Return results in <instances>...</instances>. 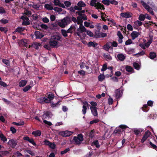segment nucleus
I'll use <instances>...</instances> for the list:
<instances>
[{"label":"nucleus","mask_w":157,"mask_h":157,"mask_svg":"<svg viewBox=\"0 0 157 157\" xmlns=\"http://www.w3.org/2000/svg\"><path fill=\"white\" fill-rule=\"evenodd\" d=\"M61 37L58 35H55L51 36L49 44L53 48L57 47L60 45L59 41L61 42Z\"/></svg>","instance_id":"f257e3e1"},{"label":"nucleus","mask_w":157,"mask_h":157,"mask_svg":"<svg viewBox=\"0 0 157 157\" xmlns=\"http://www.w3.org/2000/svg\"><path fill=\"white\" fill-rule=\"evenodd\" d=\"M86 32V29L82 24H80L79 27L75 33V35L79 36L81 38H85L86 34L84 33Z\"/></svg>","instance_id":"f03ea898"},{"label":"nucleus","mask_w":157,"mask_h":157,"mask_svg":"<svg viewBox=\"0 0 157 157\" xmlns=\"http://www.w3.org/2000/svg\"><path fill=\"white\" fill-rule=\"evenodd\" d=\"M71 19L69 17H64L63 19L59 20L57 22V25L61 28H64L70 22Z\"/></svg>","instance_id":"7ed1b4c3"},{"label":"nucleus","mask_w":157,"mask_h":157,"mask_svg":"<svg viewBox=\"0 0 157 157\" xmlns=\"http://www.w3.org/2000/svg\"><path fill=\"white\" fill-rule=\"evenodd\" d=\"M97 0H91L90 2V5L92 6H94L97 9H100L104 10L105 7L104 6L99 2L96 3Z\"/></svg>","instance_id":"20e7f679"},{"label":"nucleus","mask_w":157,"mask_h":157,"mask_svg":"<svg viewBox=\"0 0 157 157\" xmlns=\"http://www.w3.org/2000/svg\"><path fill=\"white\" fill-rule=\"evenodd\" d=\"M73 140L75 144H80L83 140V136L81 134H79L77 137H74Z\"/></svg>","instance_id":"39448f33"},{"label":"nucleus","mask_w":157,"mask_h":157,"mask_svg":"<svg viewBox=\"0 0 157 157\" xmlns=\"http://www.w3.org/2000/svg\"><path fill=\"white\" fill-rule=\"evenodd\" d=\"M140 2L143 7L147 11L152 15H154V13L152 8L150 7L145 2L142 0Z\"/></svg>","instance_id":"423d86ee"},{"label":"nucleus","mask_w":157,"mask_h":157,"mask_svg":"<svg viewBox=\"0 0 157 157\" xmlns=\"http://www.w3.org/2000/svg\"><path fill=\"white\" fill-rule=\"evenodd\" d=\"M78 6H75L74 9L75 10L80 11L82 10V7L86 6V4L82 1H80L77 4Z\"/></svg>","instance_id":"0eeeda50"},{"label":"nucleus","mask_w":157,"mask_h":157,"mask_svg":"<svg viewBox=\"0 0 157 157\" xmlns=\"http://www.w3.org/2000/svg\"><path fill=\"white\" fill-rule=\"evenodd\" d=\"M151 134V133L149 130H147L146 131L141 140V142L142 143H143L150 136Z\"/></svg>","instance_id":"6e6552de"},{"label":"nucleus","mask_w":157,"mask_h":157,"mask_svg":"<svg viewBox=\"0 0 157 157\" xmlns=\"http://www.w3.org/2000/svg\"><path fill=\"white\" fill-rule=\"evenodd\" d=\"M17 141L13 139H12L9 140L8 144L9 146L13 148L15 147L17 144Z\"/></svg>","instance_id":"1a4fd4ad"},{"label":"nucleus","mask_w":157,"mask_h":157,"mask_svg":"<svg viewBox=\"0 0 157 157\" xmlns=\"http://www.w3.org/2000/svg\"><path fill=\"white\" fill-rule=\"evenodd\" d=\"M73 133V132L69 131H64L61 132H59V134L61 136L63 137H68L71 135Z\"/></svg>","instance_id":"9d476101"},{"label":"nucleus","mask_w":157,"mask_h":157,"mask_svg":"<svg viewBox=\"0 0 157 157\" xmlns=\"http://www.w3.org/2000/svg\"><path fill=\"white\" fill-rule=\"evenodd\" d=\"M107 34L99 31L95 32V36L98 37H105L107 36Z\"/></svg>","instance_id":"9b49d317"},{"label":"nucleus","mask_w":157,"mask_h":157,"mask_svg":"<svg viewBox=\"0 0 157 157\" xmlns=\"http://www.w3.org/2000/svg\"><path fill=\"white\" fill-rule=\"evenodd\" d=\"M115 96L116 98L117 99L120 98L122 95L123 91L121 90L118 89L115 91Z\"/></svg>","instance_id":"f8f14e48"},{"label":"nucleus","mask_w":157,"mask_h":157,"mask_svg":"<svg viewBox=\"0 0 157 157\" xmlns=\"http://www.w3.org/2000/svg\"><path fill=\"white\" fill-rule=\"evenodd\" d=\"M120 15L123 18H128L131 17L132 16V13L127 12L126 13H121Z\"/></svg>","instance_id":"ddd939ff"},{"label":"nucleus","mask_w":157,"mask_h":157,"mask_svg":"<svg viewBox=\"0 0 157 157\" xmlns=\"http://www.w3.org/2000/svg\"><path fill=\"white\" fill-rule=\"evenodd\" d=\"M53 2L56 6H58L63 8H65L63 4L61 3L59 0H54Z\"/></svg>","instance_id":"4468645a"},{"label":"nucleus","mask_w":157,"mask_h":157,"mask_svg":"<svg viewBox=\"0 0 157 157\" xmlns=\"http://www.w3.org/2000/svg\"><path fill=\"white\" fill-rule=\"evenodd\" d=\"M140 35L139 32L136 31H133L131 34V36L133 40H135L136 38H137Z\"/></svg>","instance_id":"2eb2a0df"},{"label":"nucleus","mask_w":157,"mask_h":157,"mask_svg":"<svg viewBox=\"0 0 157 157\" xmlns=\"http://www.w3.org/2000/svg\"><path fill=\"white\" fill-rule=\"evenodd\" d=\"M90 109L92 114L94 116H98V112L96 107L90 106Z\"/></svg>","instance_id":"dca6fc26"},{"label":"nucleus","mask_w":157,"mask_h":157,"mask_svg":"<svg viewBox=\"0 0 157 157\" xmlns=\"http://www.w3.org/2000/svg\"><path fill=\"white\" fill-rule=\"evenodd\" d=\"M112 42H108L103 47V48L106 51H108L109 49L111 48L112 46Z\"/></svg>","instance_id":"f3484780"},{"label":"nucleus","mask_w":157,"mask_h":157,"mask_svg":"<svg viewBox=\"0 0 157 157\" xmlns=\"http://www.w3.org/2000/svg\"><path fill=\"white\" fill-rule=\"evenodd\" d=\"M125 56L123 54L120 53L118 54L117 55V58L118 60L123 61L125 58Z\"/></svg>","instance_id":"a211bd4d"},{"label":"nucleus","mask_w":157,"mask_h":157,"mask_svg":"<svg viewBox=\"0 0 157 157\" xmlns=\"http://www.w3.org/2000/svg\"><path fill=\"white\" fill-rule=\"evenodd\" d=\"M51 115V113L48 112H44V114L43 115V118L49 119Z\"/></svg>","instance_id":"6ab92c4d"},{"label":"nucleus","mask_w":157,"mask_h":157,"mask_svg":"<svg viewBox=\"0 0 157 157\" xmlns=\"http://www.w3.org/2000/svg\"><path fill=\"white\" fill-rule=\"evenodd\" d=\"M35 34L36 38L40 39L44 36V35L39 31H36Z\"/></svg>","instance_id":"aec40b11"},{"label":"nucleus","mask_w":157,"mask_h":157,"mask_svg":"<svg viewBox=\"0 0 157 157\" xmlns=\"http://www.w3.org/2000/svg\"><path fill=\"white\" fill-rule=\"evenodd\" d=\"M44 7L48 10H52L53 9V5L51 4H46L45 5Z\"/></svg>","instance_id":"412c9836"},{"label":"nucleus","mask_w":157,"mask_h":157,"mask_svg":"<svg viewBox=\"0 0 157 157\" xmlns=\"http://www.w3.org/2000/svg\"><path fill=\"white\" fill-rule=\"evenodd\" d=\"M41 133V132L39 130L33 131L32 133V134L34 135L35 137L40 136Z\"/></svg>","instance_id":"4be33fe9"},{"label":"nucleus","mask_w":157,"mask_h":157,"mask_svg":"<svg viewBox=\"0 0 157 157\" xmlns=\"http://www.w3.org/2000/svg\"><path fill=\"white\" fill-rule=\"evenodd\" d=\"M41 44L40 43L34 42L32 45L33 47L34 48L36 49H38L39 47L41 46Z\"/></svg>","instance_id":"5701e85b"},{"label":"nucleus","mask_w":157,"mask_h":157,"mask_svg":"<svg viewBox=\"0 0 157 157\" xmlns=\"http://www.w3.org/2000/svg\"><path fill=\"white\" fill-rule=\"evenodd\" d=\"M143 24V23L140 20H137L134 22V26L136 27L140 26Z\"/></svg>","instance_id":"b1692460"},{"label":"nucleus","mask_w":157,"mask_h":157,"mask_svg":"<svg viewBox=\"0 0 157 157\" xmlns=\"http://www.w3.org/2000/svg\"><path fill=\"white\" fill-rule=\"evenodd\" d=\"M27 83V81L25 80H21L19 82V85L20 87H22L25 86Z\"/></svg>","instance_id":"393cba45"},{"label":"nucleus","mask_w":157,"mask_h":157,"mask_svg":"<svg viewBox=\"0 0 157 157\" xmlns=\"http://www.w3.org/2000/svg\"><path fill=\"white\" fill-rule=\"evenodd\" d=\"M0 139L3 142H5L7 140L6 137L2 133L0 134Z\"/></svg>","instance_id":"a878e982"},{"label":"nucleus","mask_w":157,"mask_h":157,"mask_svg":"<svg viewBox=\"0 0 157 157\" xmlns=\"http://www.w3.org/2000/svg\"><path fill=\"white\" fill-rule=\"evenodd\" d=\"M88 47H93L94 48H95L98 44L96 42H89L88 44Z\"/></svg>","instance_id":"bb28decb"},{"label":"nucleus","mask_w":157,"mask_h":157,"mask_svg":"<svg viewBox=\"0 0 157 157\" xmlns=\"http://www.w3.org/2000/svg\"><path fill=\"white\" fill-rule=\"evenodd\" d=\"M104 57L105 58V59L107 61H110L112 59L111 56L109 54H104L103 55Z\"/></svg>","instance_id":"cd10ccee"},{"label":"nucleus","mask_w":157,"mask_h":157,"mask_svg":"<svg viewBox=\"0 0 157 157\" xmlns=\"http://www.w3.org/2000/svg\"><path fill=\"white\" fill-rule=\"evenodd\" d=\"M78 20L77 24L80 25V24H82V23L83 22V20L81 17V16H78L77 17Z\"/></svg>","instance_id":"c85d7f7f"},{"label":"nucleus","mask_w":157,"mask_h":157,"mask_svg":"<svg viewBox=\"0 0 157 157\" xmlns=\"http://www.w3.org/2000/svg\"><path fill=\"white\" fill-rule=\"evenodd\" d=\"M156 56V54L153 52H151L149 54V57L151 59H153Z\"/></svg>","instance_id":"c756f323"},{"label":"nucleus","mask_w":157,"mask_h":157,"mask_svg":"<svg viewBox=\"0 0 157 157\" xmlns=\"http://www.w3.org/2000/svg\"><path fill=\"white\" fill-rule=\"evenodd\" d=\"M25 29V28L24 27H18L15 30V32H21L23 31Z\"/></svg>","instance_id":"7c9ffc66"},{"label":"nucleus","mask_w":157,"mask_h":157,"mask_svg":"<svg viewBox=\"0 0 157 157\" xmlns=\"http://www.w3.org/2000/svg\"><path fill=\"white\" fill-rule=\"evenodd\" d=\"M61 33L62 35L64 37L67 36V31L64 29H62L61 30Z\"/></svg>","instance_id":"2f4dec72"},{"label":"nucleus","mask_w":157,"mask_h":157,"mask_svg":"<svg viewBox=\"0 0 157 157\" xmlns=\"http://www.w3.org/2000/svg\"><path fill=\"white\" fill-rule=\"evenodd\" d=\"M2 62L7 66H10V63L9 60L6 59H3L2 60Z\"/></svg>","instance_id":"473e14b6"},{"label":"nucleus","mask_w":157,"mask_h":157,"mask_svg":"<svg viewBox=\"0 0 157 157\" xmlns=\"http://www.w3.org/2000/svg\"><path fill=\"white\" fill-rule=\"evenodd\" d=\"M138 19L140 21H143L145 19L144 14H141L139 17Z\"/></svg>","instance_id":"72a5a7b5"},{"label":"nucleus","mask_w":157,"mask_h":157,"mask_svg":"<svg viewBox=\"0 0 157 157\" xmlns=\"http://www.w3.org/2000/svg\"><path fill=\"white\" fill-rule=\"evenodd\" d=\"M105 76L104 75H100L98 77V80L102 82L105 79Z\"/></svg>","instance_id":"f704fd0d"},{"label":"nucleus","mask_w":157,"mask_h":157,"mask_svg":"<svg viewBox=\"0 0 157 157\" xmlns=\"http://www.w3.org/2000/svg\"><path fill=\"white\" fill-rule=\"evenodd\" d=\"M125 69L126 71L129 72H131L132 71V68L131 67L129 66H126L125 67Z\"/></svg>","instance_id":"c9c22d12"},{"label":"nucleus","mask_w":157,"mask_h":157,"mask_svg":"<svg viewBox=\"0 0 157 157\" xmlns=\"http://www.w3.org/2000/svg\"><path fill=\"white\" fill-rule=\"evenodd\" d=\"M2 78L0 77V85L4 87H7V85L6 84L5 82L2 81Z\"/></svg>","instance_id":"e433bc0d"},{"label":"nucleus","mask_w":157,"mask_h":157,"mask_svg":"<svg viewBox=\"0 0 157 157\" xmlns=\"http://www.w3.org/2000/svg\"><path fill=\"white\" fill-rule=\"evenodd\" d=\"M87 107L85 105H83L82 106V112L84 115H85L86 113Z\"/></svg>","instance_id":"4c0bfd02"},{"label":"nucleus","mask_w":157,"mask_h":157,"mask_svg":"<svg viewBox=\"0 0 157 157\" xmlns=\"http://www.w3.org/2000/svg\"><path fill=\"white\" fill-rule=\"evenodd\" d=\"M133 66L134 68L137 70H139L140 68V66L138 64L136 63H133Z\"/></svg>","instance_id":"58836bf2"},{"label":"nucleus","mask_w":157,"mask_h":157,"mask_svg":"<svg viewBox=\"0 0 157 157\" xmlns=\"http://www.w3.org/2000/svg\"><path fill=\"white\" fill-rule=\"evenodd\" d=\"M44 102L46 103H49L50 102L51 100L47 96L44 97Z\"/></svg>","instance_id":"ea45409f"},{"label":"nucleus","mask_w":157,"mask_h":157,"mask_svg":"<svg viewBox=\"0 0 157 157\" xmlns=\"http://www.w3.org/2000/svg\"><path fill=\"white\" fill-rule=\"evenodd\" d=\"M48 97L49 98V99L51 101L54 98V94L51 93H49L48 95Z\"/></svg>","instance_id":"a19ab883"},{"label":"nucleus","mask_w":157,"mask_h":157,"mask_svg":"<svg viewBox=\"0 0 157 157\" xmlns=\"http://www.w3.org/2000/svg\"><path fill=\"white\" fill-rule=\"evenodd\" d=\"M53 10H54L55 11L57 12H61L62 11V9L60 8H59L58 7H54Z\"/></svg>","instance_id":"79ce46f5"},{"label":"nucleus","mask_w":157,"mask_h":157,"mask_svg":"<svg viewBox=\"0 0 157 157\" xmlns=\"http://www.w3.org/2000/svg\"><path fill=\"white\" fill-rule=\"evenodd\" d=\"M145 54V52L144 51H142L141 52H139L138 53H136L134 55L136 56H141L144 55Z\"/></svg>","instance_id":"37998d69"},{"label":"nucleus","mask_w":157,"mask_h":157,"mask_svg":"<svg viewBox=\"0 0 157 157\" xmlns=\"http://www.w3.org/2000/svg\"><path fill=\"white\" fill-rule=\"evenodd\" d=\"M31 87L30 86L28 85L24 88L23 90L24 92H25L27 91L30 89Z\"/></svg>","instance_id":"c03bdc74"},{"label":"nucleus","mask_w":157,"mask_h":157,"mask_svg":"<svg viewBox=\"0 0 157 157\" xmlns=\"http://www.w3.org/2000/svg\"><path fill=\"white\" fill-rule=\"evenodd\" d=\"M109 3L112 4L117 5L118 3V2L115 0H109Z\"/></svg>","instance_id":"a18cd8bd"},{"label":"nucleus","mask_w":157,"mask_h":157,"mask_svg":"<svg viewBox=\"0 0 157 157\" xmlns=\"http://www.w3.org/2000/svg\"><path fill=\"white\" fill-rule=\"evenodd\" d=\"M13 124L16 125L17 126L23 125L24 124V122L23 121L20 122L16 123L15 122H13Z\"/></svg>","instance_id":"49530a36"},{"label":"nucleus","mask_w":157,"mask_h":157,"mask_svg":"<svg viewBox=\"0 0 157 157\" xmlns=\"http://www.w3.org/2000/svg\"><path fill=\"white\" fill-rule=\"evenodd\" d=\"M102 2L105 5L109 6V0H103Z\"/></svg>","instance_id":"de8ad7c7"},{"label":"nucleus","mask_w":157,"mask_h":157,"mask_svg":"<svg viewBox=\"0 0 157 157\" xmlns=\"http://www.w3.org/2000/svg\"><path fill=\"white\" fill-rule=\"evenodd\" d=\"M86 33L90 37H92L94 36L93 33L90 31L86 30Z\"/></svg>","instance_id":"09e8293b"},{"label":"nucleus","mask_w":157,"mask_h":157,"mask_svg":"<svg viewBox=\"0 0 157 157\" xmlns=\"http://www.w3.org/2000/svg\"><path fill=\"white\" fill-rule=\"evenodd\" d=\"M127 29L129 31H132L133 29L132 25L130 24H128L127 25Z\"/></svg>","instance_id":"8fccbe9b"},{"label":"nucleus","mask_w":157,"mask_h":157,"mask_svg":"<svg viewBox=\"0 0 157 157\" xmlns=\"http://www.w3.org/2000/svg\"><path fill=\"white\" fill-rule=\"evenodd\" d=\"M113 100L111 98L109 97L108 99V103L109 105H112L113 102Z\"/></svg>","instance_id":"3c124183"},{"label":"nucleus","mask_w":157,"mask_h":157,"mask_svg":"<svg viewBox=\"0 0 157 157\" xmlns=\"http://www.w3.org/2000/svg\"><path fill=\"white\" fill-rule=\"evenodd\" d=\"M107 68V65L106 63H105L103 64L102 67L101 68V70L102 71H105Z\"/></svg>","instance_id":"603ef678"},{"label":"nucleus","mask_w":157,"mask_h":157,"mask_svg":"<svg viewBox=\"0 0 157 157\" xmlns=\"http://www.w3.org/2000/svg\"><path fill=\"white\" fill-rule=\"evenodd\" d=\"M101 17L102 20L103 21H105L106 19H105V18L106 16V15L104 14V13H103L102 12L101 13Z\"/></svg>","instance_id":"864d4df0"},{"label":"nucleus","mask_w":157,"mask_h":157,"mask_svg":"<svg viewBox=\"0 0 157 157\" xmlns=\"http://www.w3.org/2000/svg\"><path fill=\"white\" fill-rule=\"evenodd\" d=\"M37 100L40 103H43L44 102V97H41L37 99Z\"/></svg>","instance_id":"5fc2aeb1"},{"label":"nucleus","mask_w":157,"mask_h":157,"mask_svg":"<svg viewBox=\"0 0 157 157\" xmlns=\"http://www.w3.org/2000/svg\"><path fill=\"white\" fill-rule=\"evenodd\" d=\"M69 151L70 149L69 148H67L64 151H61V154L62 155L65 154Z\"/></svg>","instance_id":"6e6d98bb"},{"label":"nucleus","mask_w":157,"mask_h":157,"mask_svg":"<svg viewBox=\"0 0 157 157\" xmlns=\"http://www.w3.org/2000/svg\"><path fill=\"white\" fill-rule=\"evenodd\" d=\"M94 130H92L90 132L89 136L91 138H92L94 136Z\"/></svg>","instance_id":"4d7b16f0"},{"label":"nucleus","mask_w":157,"mask_h":157,"mask_svg":"<svg viewBox=\"0 0 157 157\" xmlns=\"http://www.w3.org/2000/svg\"><path fill=\"white\" fill-rule=\"evenodd\" d=\"M40 27L41 28L44 29H46L48 28V26L45 24H42L40 25Z\"/></svg>","instance_id":"13d9d810"},{"label":"nucleus","mask_w":157,"mask_h":157,"mask_svg":"<svg viewBox=\"0 0 157 157\" xmlns=\"http://www.w3.org/2000/svg\"><path fill=\"white\" fill-rule=\"evenodd\" d=\"M32 13L30 11L26 10V12L24 13V15H27L29 16H30L31 15Z\"/></svg>","instance_id":"bf43d9fd"},{"label":"nucleus","mask_w":157,"mask_h":157,"mask_svg":"<svg viewBox=\"0 0 157 157\" xmlns=\"http://www.w3.org/2000/svg\"><path fill=\"white\" fill-rule=\"evenodd\" d=\"M64 4L66 6L68 7L71 5V3L68 1H66L64 2Z\"/></svg>","instance_id":"052dcab7"},{"label":"nucleus","mask_w":157,"mask_h":157,"mask_svg":"<svg viewBox=\"0 0 157 157\" xmlns=\"http://www.w3.org/2000/svg\"><path fill=\"white\" fill-rule=\"evenodd\" d=\"M117 35L119 38H123V36L120 31H118L117 33Z\"/></svg>","instance_id":"680f3d73"},{"label":"nucleus","mask_w":157,"mask_h":157,"mask_svg":"<svg viewBox=\"0 0 157 157\" xmlns=\"http://www.w3.org/2000/svg\"><path fill=\"white\" fill-rule=\"evenodd\" d=\"M132 41L131 39H128L125 42V44L128 45L132 43Z\"/></svg>","instance_id":"e2e57ef3"},{"label":"nucleus","mask_w":157,"mask_h":157,"mask_svg":"<svg viewBox=\"0 0 157 157\" xmlns=\"http://www.w3.org/2000/svg\"><path fill=\"white\" fill-rule=\"evenodd\" d=\"M94 144L97 147L99 148L100 147V145L98 143V141L96 140L93 142Z\"/></svg>","instance_id":"0e129e2a"},{"label":"nucleus","mask_w":157,"mask_h":157,"mask_svg":"<svg viewBox=\"0 0 157 157\" xmlns=\"http://www.w3.org/2000/svg\"><path fill=\"white\" fill-rule=\"evenodd\" d=\"M43 122L45 124H47L49 126H51L52 125V124L50 122L47 121L45 120H44Z\"/></svg>","instance_id":"69168bd1"},{"label":"nucleus","mask_w":157,"mask_h":157,"mask_svg":"<svg viewBox=\"0 0 157 157\" xmlns=\"http://www.w3.org/2000/svg\"><path fill=\"white\" fill-rule=\"evenodd\" d=\"M43 21L45 23H48L49 22V20L46 17L43 18Z\"/></svg>","instance_id":"338daca9"},{"label":"nucleus","mask_w":157,"mask_h":157,"mask_svg":"<svg viewBox=\"0 0 157 157\" xmlns=\"http://www.w3.org/2000/svg\"><path fill=\"white\" fill-rule=\"evenodd\" d=\"M10 129L13 133H14L16 132V130L13 127H11L10 128Z\"/></svg>","instance_id":"774afa93"}]
</instances>
